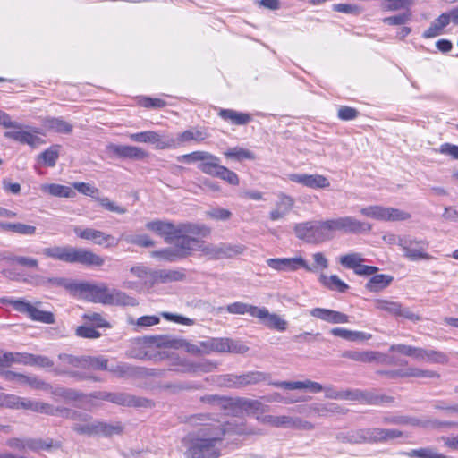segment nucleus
Returning a JSON list of instances; mask_svg holds the SVG:
<instances>
[{
    "mask_svg": "<svg viewBox=\"0 0 458 458\" xmlns=\"http://www.w3.org/2000/svg\"><path fill=\"white\" fill-rule=\"evenodd\" d=\"M146 228L164 238L165 242L173 244L152 252V256L167 262H176L189 257V251L184 249L186 241L193 236L208 237L211 228L204 224L179 223L154 220L146 224Z\"/></svg>",
    "mask_w": 458,
    "mask_h": 458,
    "instance_id": "nucleus-1",
    "label": "nucleus"
},
{
    "mask_svg": "<svg viewBox=\"0 0 458 458\" xmlns=\"http://www.w3.org/2000/svg\"><path fill=\"white\" fill-rule=\"evenodd\" d=\"M223 440V432L218 425L205 426L197 432L189 433L182 440L187 446L186 458H218V444Z\"/></svg>",
    "mask_w": 458,
    "mask_h": 458,
    "instance_id": "nucleus-2",
    "label": "nucleus"
},
{
    "mask_svg": "<svg viewBox=\"0 0 458 458\" xmlns=\"http://www.w3.org/2000/svg\"><path fill=\"white\" fill-rule=\"evenodd\" d=\"M183 349L188 353H198L199 349L188 340L169 335H159L135 338L131 341L130 347L125 352L126 357L138 360H149L152 358L150 348Z\"/></svg>",
    "mask_w": 458,
    "mask_h": 458,
    "instance_id": "nucleus-3",
    "label": "nucleus"
},
{
    "mask_svg": "<svg viewBox=\"0 0 458 458\" xmlns=\"http://www.w3.org/2000/svg\"><path fill=\"white\" fill-rule=\"evenodd\" d=\"M74 294L89 301L105 305L135 306L137 301L133 297L115 288L110 289L106 283L80 282L73 286Z\"/></svg>",
    "mask_w": 458,
    "mask_h": 458,
    "instance_id": "nucleus-4",
    "label": "nucleus"
},
{
    "mask_svg": "<svg viewBox=\"0 0 458 458\" xmlns=\"http://www.w3.org/2000/svg\"><path fill=\"white\" fill-rule=\"evenodd\" d=\"M202 238L201 236H193L192 239L186 241L187 244L184 245V249L189 251V257L195 251H200L208 259H231L242 254L246 249L242 244L229 242L214 244L205 242Z\"/></svg>",
    "mask_w": 458,
    "mask_h": 458,
    "instance_id": "nucleus-5",
    "label": "nucleus"
},
{
    "mask_svg": "<svg viewBox=\"0 0 458 458\" xmlns=\"http://www.w3.org/2000/svg\"><path fill=\"white\" fill-rule=\"evenodd\" d=\"M71 420L73 421L72 430L79 435L108 437L114 435H120L123 430L120 422L111 424L102 420H92L89 414L77 410H74Z\"/></svg>",
    "mask_w": 458,
    "mask_h": 458,
    "instance_id": "nucleus-6",
    "label": "nucleus"
},
{
    "mask_svg": "<svg viewBox=\"0 0 458 458\" xmlns=\"http://www.w3.org/2000/svg\"><path fill=\"white\" fill-rule=\"evenodd\" d=\"M42 254L47 258L67 263H79L87 267H101L104 258L86 249H77L71 246H54L44 248Z\"/></svg>",
    "mask_w": 458,
    "mask_h": 458,
    "instance_id": "nucleus-7",
    "label": "nucleus"
},
{
    "mask_svg": "<svg viewBox=\"0 0 458 458\" xmlns=\"http://www.w3.org/2000/svg\"><path fill=\"white\" fill-rule=\"evenodd\" d=\"M293 229L296 237L307 243L318 244L333 238V234H328L327 220L299 223Z\"/></svg>",
    "mask_w": 458,
    "mask_h": 458,
    "instance_id": "nucleus-8",
    "label": "nucleus"
},
{
    "mask_svg": "<svg viewBox=\"0 0 458 458\" xmlns=\"http://www.w3.org/2000/svg\"><path fill=\"white\" fill-rule=\"evenodd\" d=\"M428 242L417 239L410 235H403V240L400 242V248L403 252V257L411 261L430 260L433 257L427 253Z\"/></svg>",
    "mask_w": 458,
    "mask_h": 458,
    "instance_id": "nucleus-9",
    "label": "nucleus"
},
{
    "mask_svg": "<svg viewBox=\"0 0 458 458\" xmlns=\"http://www.w3.org/2000/svg\"><path fill=\"white\" fill-rule=\"evenodd\" d=\"M360 212L364 216L380 221H405L411 218V214L404 210L378 205L361 208Z\"/></svg>",
    "mask_w": 458,
    "mask_h": 458,
    "instance_id": "nucleus-10",
    "label": "nucleus"
},
{
    "mask_svg": "<svg viewBox=\"0 0 458 458\" xmlns=\"http://www.w3.org/2000/svg\"><path fill=\"white\" fill-rule=\"evenodd\" d=\"M374 307L394 318H402L411 322H418L421 320V317L413 312L409 307L403 305L397 301L392 299H376L374 300Z\"/></svg>",
    "mask_w": 458,
    "mask_h": 458,
    "instance_id": "nucleus-11",
    "label": "nucleus"
},
{
    "mask_svg": "<svg viewBox=\"0 0 458 458\" xmlns=\"http://www.w3.org/2000/svg\"><path fill=\"white\" fill-rule=\"evenodd\" d=\"M328 234L340 231L345 233H360L369 232L371 225L369 223L357 220L353 216H342L327 220Z\"/></svg>",
    "mask_w": 458,
    "mask_h": 458,
    "instance_id": "nucleus-12",
    "label": "nucleus"
},
{
    "mask_svg": "<svg viewBox=\"0 0 458 458\" xmlns=\"http://www.w3.org/2000/svg\"><path fill=\"white\" fill-rule=\"evenodd\" d=\"M2 301L12 305L16 311L26 314L31 320L45 324L55 323V316L52 312L41 310L28 301L6 298L2 299Z\"/></svg>",
    "mask_w": 458,
    "mask_h": 458,
    "instance_id": "nucleus-13",
    "label": "nucleus"
},
{
    "mask_svg": "<svg viewBox=\"0 0 458 458\" xmlns=\"http://www.w3.org/2000/svg\"><path fill=\"white\" fill-rule=\"evenodd\" d=\"M257 420L263 424H268L275 428H286L300 430H312L315 428L313 423L304 420L300 417L265 415L263 417L258 416Z\"/></svg>",
    "mask_w": 458,
    "mask_h": 458,
    "instance_id": "nucleus-14",
    "label": "nucleus"
},
{
    "mask_svg": "<svg viewBox=\"0 0 458 458\" xmlns=\"http://www.w3.org/2000/svg\"><path fill=\"white\" fill-rule=\"evenodd\" d=\"M267 264L269 267L277 271H296L300 267L308 272L315 271V267L308 265L301 257L268 259Z\"/></svg>",
    "mask_w": 458,
    "mask_h": 458,
    "instance_id": "nucleus-15",
    "label": "nucleus"
},
{
    "mask_svg": "<svg viewBox=\"0 0 458 458\" xmlns=\"http://www.w3.org/2000/svg\"><path fill=\"white\" fill-rule=\"evenodd\" d=\"M74 233L81 239L92 241L95 244L103 245L105 247L116 246L118 242L111 234H107L102 231L93 228H81L75 226Z\"/></svg>",
    "mask_w": 458,
    "mask_h": 458,
    "instance_id": "nucleus-16",
    "label": "nucleus"
},
{
    "mask_svg": "<svg viewBox=\"0 0 458 458\" xmlns=\"http://www.w3.org/2000/svg\"><path fill=\"white\" fill-rule=\"evenodd\" d=\"M208 132L197 127H192L178 134L177 138L168 137L169 144H166L169 148H177L188 143L194 141L197 143L204 141L208 139Z\"/></svg>",
    "mask_w": 458,
    "mask_h": 458,
    "instance_id": "nucleus-17",
    "label": "nucleus"
},
{
    "mask_svg": "<svg viewBox=\"0 0 458 458\" xmlns=\"http://www.w3.org/2000/svg\"><path fill=\"white\" fill-rule=\"evenodd\" d=\"M230 409L240 410L246 414L250 415L256 412L264 413L268 411V406L262 403L258 399H250L246 397L231 398Z\"/></svg>",
    "mask_w": 458,
    "mask_h": 458,
    "instance_id": "nucleus-18",
    "label": "nucleus"
},
{
    "mask_svg": "<svg viewBox=\"0 0 458 458\" xmlns=\"http://www.w3.org/2000/svg\"><path fill=\"white\" fill-rule=\"evenodd\" d=\"M379 375L385 376L388 378L397 377H427V378H438L439 375L428 369H420L418 368H407L394 370H378L377 372Z\"/></svg>",
    "mask_w": 458,
    "mask_h": 458,
    "instance_id": "nucleus-19",
    "label": "nucleus"
},
{
    "mask_svg": "<svg viewBox=\"0 0 458 458\" xmlns=\"http://www.w3.org/2000/svg\"><path fill=\"white\" fill-rule=\"evenodd\" d=\"M290 181L311 189H326L330 186L329 180L322 174H291Z\"/></svg>",
    "mask_w": 458,
    "mask_h": 458,
    "instance_id": "nucleus-20",
    "label": "nucleus"
},
{
    "mask_svg": "<svg viewBox=\"0 0 458 458\" xmlns=\"http://www.w3.org/2000/svg\"><path fill=\"white\" fill-rule=\"evenodd\" d=\"M218 426L219 430L223 432V437L226 434L238 436L263 435L261 429L249 425L246 421L226 422L225 424H219Z\"/></svg>",
    "mask_w": 458,
    "mask_h": 458,
    "instance_id": "nucleus-21",
    "label": "nucleus"
},
{
    "mask_svg": "<svg viewBox=\"0 0 458 458\" xmlns=\"http://www.w3.org/2000/svg\"><path fill=\"white\" fill-rule=\"evenodd\" d=\"M107 148L110 152L120 158L142 160L148 157V153L147 151L136 146L109 144Z\"/></svg>",
    "mask_w": 458,
    "mask_h": 458,
    "instance_id": "nucleus-22",
    "label": "nucleus"
},
{
    "mask_svg": "<svg viewBox=\"0 0 458 458\" xmlns=\"http://www.w3.org/2000/svg\"><path fill=\"white\" fill-rule=\"evenodd\" d=\"M129 138L134 142L155 144L157 149L169 148V147L166 146V144H169L168 136L163 138L157 131H146L131 133L129 135Z\"/></svg>",
    "mask_w": 458,
    "mask_h": 458,
    "instance_id": "nucleus-23",
    "label": "nucleus"
},
{
    "mask_svg": "<svg viewBox=\"0 0 458 458\" xmlns=\"http://www.w3.org/2000/svg\"><path fill=\"white\" fill-rule=\"evenodd\" d=\"M310 313L314 318L332 324H344L349 322L348 315L329 309L314 308Z\"/></svg>",
    "mask_w": 458,
    "mask_h": 458,
    "instance_id": "nucleus-24",
    "label": "nucleus"
},
{
    "mask_svg": "<svg viewBox=\"0 0 458 458\" xmlns=\"http://www.w3.org/2000/svg\"><path fill=\"white\" fill-rule=\"evenodd\" d=\"M294 206V199L289 195L280 193L276 208L269 213V218L272 221H277L284 218Z\"/></svg>",
    "mask_w": 458,
    "mask_h": 458,
    "instance_id": "nucleus-25",
    "label": "nucleus"
},
{
    "mask_svg": "<svg viewBox=\"0 0 458 458\" xmlns=\"http://www.w3.org/2000/svg\"><path fill=\"white\" fill-rule=\"evenodd\" d=\"M113 403L127 407H148L151 406V401L140 396H135L126 393H114Z\"/></svg>",
    "mask_w": 458,
    "mask_h": 458,
    "instance_id": "nucleus-26",
    "label": "nucleus"
},
{
    "mask_svg": "<svg viewBox=\"0 0 458 458\" xmlns=\"http://www.w3.org/2000/svg\"><path fill=\"white\" fill-rule=\"evenodd\" d=\"M415 360L428 363L445 364L448 361V357L445 353L439 351L418 347Z\"/></svg>",
    "mask_w": 458,
    "mask_h": 458,
    "instance_id": "nucleus-27",
    "label": "nucleus"
},
{
    "mask_svg": "<svg viewBox=\"0 0 458 458\" xmlns=\"http://www.w3.org/2000/svg\"><path fill=\"white\" fill-rule=\"evenodd\" d=\"M259 310H262L263 314L260 317H257L266 327L283 332L286 330L287 322L276 314L269 313L266 307H260Z\"/></svg>",
    "mask_w": 458,
    "mask_h": 458,
    "instance_id": "nucleus-28",
    "label": "nucleus"
},
{
    "mask_svg": "<svg viewBox=\"0 0 458 458\" xmlns=\"http://www.w3.org/2000/svg\"><path fill=\"white\" fill-rule=\"evenodd\" d=\"M43 126L56 133L70 134L73 126L63 119V117H47L43 121Z\"/></svg>",
    "mask_w": 458,
    "mask_h": 458,
    "instance_id": "nucleus-29",
    "label": "nucleus"
},
{
    "mask_svg": "<svg viewBox=\"0 0 458 458\" xmlns=\"http://www.w3.org/2000/svg\"><path fill=\"white\" fill-rule=\"evenodd\" d=\"M26 445L29 450L38 452L40 450L49 451L51 449H59L62 447V443L49 437L46 439L27 438Z\"/></svg>",
    "mask_w": 458,
    "mask_h": 458,
    "instance_id": "nucleus-30",
    "label": "nucleus"
},
{
    "mask_svg": "<svg viewBox=\"0 0 458 458\" xmlns=\"http://www.w3.org/2000/svg\"><path fill=\"white\" fill-rule=\"evenodd\" d=\"M260 307L250 305L248 303L236 301L226 306L227 312L231 314L244 315L249 314L253 318L260 317L263 313L259 310Z\"/></svg>",
    "mask_w": 458,
    "mask_h": 458,
    "instance_id": "nucleus-31",
    "label": "nucleus"
},
{
    "mask_svg": "<svg viewBox=\"0 0 458 458\" xmlns=\"http://www.w3.org/2000/svg\"><path fill=\"white\" fill-rule=\"evenodd\" d=\"M16 359L17 360H15V363H23L26 365L38 366L41 368H51L54 365V362L49 358L42 355L20 353L19 356H16Z\"/></svg>",
    "mask_w": 458,
    "mask_h": 458,
    "instance_id": "nucleus-32",
    "label": "nucleus"
},
{
    "mask_svg": "<svg viewBox=\"0 0 458 458\" xmlns=\"http://www.w3.org/2000/svg\"><path fill=\"white\" fill-rule=\"evenodd\" d=\"M218 115L225 121L234 125H245L251 121L249 114L240 113L233 109H220Z\"/></svg>",
    "mask_w": 458,
    "mask_h": 458,
    "instance_id": "nucleus-33",
    "label": "nucleus"
},
{
    "mask_svg": "<svg viewBox=\"0 0 458 458\" xmlns=\"http://www.w3.org/2000/svg\"><path fill=\"white\" fill-rule=\"evenodd\" d=\"M140 369L125 362H116L108 364L106 370L119 377H130L140 375Z\"/></svg>",
    "mask_w": 458,
    "mask_h": 458,
    "instance_id": "nucleus-34",
    "label": "nucleus"
},
{
    "mask_svg": "<svg viewBox=\"0 0 458 458\" xmlns=\"http://www.w3.org/2000/svg\"><path fill=\"white\" fill-rule=\"evenodd\" d=\"M4 137L13 139L23 144H28L31 147H36L41 142V139L29 131L21 130H13L4 132Z\"/></svg>",
    "mask_w": 458,
    "mask_h": 458,
    "instance_id": "nucleus-35",
    "label": "nucleus"
},
{
    "mask_svg": "<svg viewBox=\"0 0 458 458\" xmlns=\"http://www.w3.org/2000/svg\"><path fill=\"white\" fill-rule=\"evenodd\" d=\"M40 189L43 192L58 198H73L76 195L72 188L57 183L42 184Z\"/></svg>",
    "mask_w": 458,
    "mask_h": 458,
    "instance_id": "nucleus-36",
    "label": "nucleus"
},
{
    "mask_svg": "<svg viewBox=\"0 0 458 458\" xmlns=\"http://www.w3.org/2000/svg\"><path fill=\"white\" fill-rule=\"evenodd\" d=\"M185 274L178 269H160L153 274V279L158 283H171L182 281Z\"/></svg>",
    "mask_w": 458,
    "mask_h": 458,
    "instance_id": "nucleus-37",
    "label": "nucleus"
},
{
    "mask_svg": "<svg viewBox=\"0 0 458 458\" xmlns=\"http://www.w3.org/2000/svg\"><path fill=\"white\" fill-rule=\"evenodd\" d=\"M408 458H447L445 454L437 452L434 446H425L417 449H411L402 453Z\"/></svg>",
    "mask_w": 458,
    "mask_h": 458,
    "instance_id": "nucleus-38",
    "label": "nucleus"
},
{
    "mask_svg": "<svg viewBox=\"0 0 458 458\" xmlns=\"http://www.w3.org/2000/svg\"><path fill=\"white\" fill-rule=\"evenodd\" d=\"M382 422L385 424L412 427H420V425H424V423H422V420L419 418L403 415L385 416L382 419Z\"/></svg>",
    "mask_w": 458,
    "mask_h": 458,
    "instance_id": "nucleus-39",
    "label": "nucleus"
},
{
    "mask_svg": "<svg viewBox=\"0 0 458 458\" xmlns=\"http://www.w3.org/2000/svg\"><path fill=\"white\" fill-rule=\"evenodd\" d=\"M108 359L103 355L99 356H82L81 369L106 370Z\"/></svg>",
    "mask_w": 458,
    "mask_h": 458,
    "instance_id": "nucleus-40",
    "label": "nucleus"
},
{
    "mask_svg": "<svg viewBox=\"0 0 458 458\" xmlns=\"http://www.w3.org/2000/svg\"><path fill=\"white\" fill-rule=\"evenodd\" d=\"M335 439L344 444L359 445L363 444L362 428L341 431L335 435Z\"/></svg>",
    "mask_w": 458,
    "mask_h": 458,
    "instance_id": "nucleus-41",
    "label": "nucleus"
},
{
    "mask_svg": "<svg viewBox=\"0 0 458 458\" xmlns=\"http://www.w3.org/2000/svg\"><path fill=\"white\" fill-rule=\"evenodd\" d=\"M394 277L390 275H375L366 284V289L370 292H378L387 287Z\"/></svg>",
    "mask_w": 458,
    "mask_h": 458,
    "instance_id": "nucleus-42",
    "label": "nucleus"
},
{
    "mask_svg": "<svg viewBox=\"0 0 458 458\" xmlns=\"http://www.w3.org/2000/svg\"><path fill=\"white\" fill-rule=\"evenodd\" d=\"M394 398L386 395H379L374 392L360 390V400L363 404L379 405L385 403H392Z\"/></svg>",
    "mask_w": 458,
    "mask_h": 458,
    "instance_id": "nucleus-43",
    "label": "nucleus"
},
{
    "mask_svg": "<svg viewBox=\"0 0 458 458\" xmlns=\"http://www.w3.org/2000/svg\"><path fill=\"white\" fill-rule=\"evenodd\" d=\"M319 281L324 286L327 287L331 291L345 293L349 288L348 284L342 281L336 275L327 276L322 274Z\"/></svg>",
    "mask_w": 458,
    "mask_h": 458,
    "instance_id": "nucleus-44",
    "label": "nucleus"
},
{
    "mask_svg": "<svg viewBox=\"0 0 458 458\" xmlns=\"http://www.w3.org/2000/svg\"><path fill=\"white\" fill-rule=\"evenodd\" d=\"M219 157L211 154V157L207 158L203 163L198 165V168L204 174L216 177L222 166L219 164Z\"/></svg>",
    "mask_w": 458,
    "mask_h": 458,
    "instance_id": "nucleus-45",
    "label": "nucleus"
},
{
    "mask_svg": "<svg viewBox=\"0 0 458 458\" xmlns=\"http://www.w3.org/2000/svg\"><path fill=\"white\" fill-rule=\"evenodd\" d=\"M217 384L227 388H244L242 375L226 374L217 377Z\"/></svg>",
    "mask_w": 458,
    "mask_h": 458,
    "instance_id": "nucleus-46",
    "label": "nucleus"
},
{
    "mask_svg": "<svg viewBox=\"0 0 458 458\" xmlns=\"http://www.w3.org/2000/svg\"><path fill=\"white\" fill-rule=\"evenodd\" d=\"M224 155L225 157L229 159H233L236 161H242L245 159L248 160H254L255 159V154L249 149L240 148V147H234L227 149L224 152Z\"/></svg>",
    "mask_w": 458,
    "mask_h": 458,
    "instance_id": "nucleus-47",
    "label": "nucleus"
},
{
    "mask_svg": "<svg viewBox=\"0 0 458 458\" xmlns=\"http://www.w3.org/2000/svg\"><path fill=\"white\" fill-rule=\"evenodd\" d=\"M375 351H345L342 353L343 358L350 359L362 363L373 362Z\"/></svg>",
    "mask_w": 458,
    "mask_h": 458,
    "instance_id": "nucleus-48",
    "label": "nucleus"
},
{
    "mask_svg": "<svg viewBox=\"0 0 458 458\" xmlns=\"http://www.w3.org/2000/svg\"><path fill=\"white\" fill-rule=\"evenodd\" d=\"M15 383L21 386H30L36 389H45L47 386L44 381L34 376H27L21 373H18Z\"/></svg>",
    "mask_w": 458,
    "mask_h": 458,
    "instance_id": "nucleus-49",
    "label": "nucleus"
},
{
    "mask_svg": "<svg viewBox=\"0 0 458 458\" xmlns=\"http://www.w3.org/2000/svg\"><path fill=\"white\" fill-rule=\"evenodd\" d=\"M244 387L250 385H256L263 381H267L270 375L262 371H248L242 374Z\"/></svg>",
    "mask_w": 458,
    "mask_h": 458,
    "instance_id": "nucleus-50",
    "label": "nucleus"
},
{
    "mask_svg": "<svg viewBox=\"0 0 458 458\" xmlns=\"http://www.w3.org/2000/svg\"><path fill=\"white\" fill-rule=\"evenodd\" d=\"M411 10L405 11L402 13H398L396 15L385 17L382 21L385 24L391 26H401L408 23L411 20Z\"/></svg>",
    "mask_w": 458,
    "mask_h": 458,
    "instance_id": "nucleus-51",
    "label": "nucleus"
},
{
    "mask_svg": "<svg viewBox=\"0 0 458 458\" xmlns=\"http://www.w3.org/2000/svg\"><path fill=\"white\" fill-rule=\"evenodd\" d=\"M211 157V153L207 151H193L189 154L178 156L177 161L187 164L195 163L200 161L203 163L207 158Z\"/></svg>",
    "mask_w": 458,
    "mask_h": 458,
    "instance_id": "nucleus-52",
    "label": "nucleus"
},
{
    "mask_svg": "<svg viewBox=\"0 0 458 458\" xmlns=\"http://www.w3.org/2000/svg\"><path fill=\"white\" fill-rule=\"evenodd\" d=\"M59 148L60 146L58 145L50 147L42 152L38 158L41 159L47 166H55L59 157Z\"/></svg>",
    "mask_w": 458,
    "mask_h": 458,
    "instance_id": "nucleus-53",
    "label": "nucleus"
},
{
    "mask_svg": "<svg viewBox=\"0 0 458 458\" xmlns=\"http://www.w3.org/2000/svg\"><path fill=\"white\" fill-rule=\"evenodd\" d=\"M209 420H212L209 413H199L188 417L186 422L192 427L201 426V428H205V426L219 425L217 421L208 423Z\"/></svg>",
    "mask_w": 458,
    "mask_h": 458,
    "instance_id": "nucleus-54",
    "label": "nucleus"
},
{
    "mask_svg": "<svg viewBox=\"0 0 458 458\" xmlns=\"http://www.w3.org/2000/svg\"><path fill=\"white\" fill-rule=\"evenodd\" d=\"M200 401L205 403L219 406L225 410L230 409V397L217 394H208L200 397Z\"/></svg>",
    "mask_w": 458,
    "mask_h": 458,
    "instance_id": "nucleus-55",
    "label": "nucleus"
},
{
    "mask_svg": "<svg viewBox=\"0 0 458 458\" xmlns=\"http://www.w3.org/2000/svg\"><path fill=\"white\" fill-rule=\"evenodd\" d=\"M386 3L382 5V9L390 12H395L398 10H410V7L413 4L414 0H385Z\"/></svg>",
    "mask_w": 458,
    "mask_h": 458,
    "instance_id": "nucleus-56",
    "label": "nucleus"
},
{
    "mask_svg": "<svg viewBox=\"0 0 458 458\" xmlns=\"http://www.w3.org/2000/svg\"><path fill=\"white\" fill-rule=\"evenodd\" d=\"M363 258L360 253H350L344 256H341L340 258V264L349 269H353V271L356 269L358 265L360 263H362Z\"/></svg>",
    "mask_w": 458,
    "mask_h": 458,
    "instance_id": "nucleus-57",
    "label": "nucleus"
},
{
    "mask_svg": "<svg viewBox=\"0 0 458 458\" xmlns=\"http://www.w3.org/2000/svg\"><path fill=\"white\" fill-rule=\"evenodd\" d=\"M363 444L381 443V428H362Z\"/></svg>",
    "mask_w": 458,
    "mask_h": 458,
    "instance_id": "nucleus-58",
    "label": "nucleus"
},
{
    "mask_svg": "<svg viewBox=\"0 0 458 458\" xmlns=\"http://www.w3.org/2000/svg\"><path fill=\"white\" fill-rule=\"evenodd\" d=\"M159 322H160L159 317L155 316V315L142 316L136 320H134L133 318L129 319V323L131 325H134L140 328H144V327H151L154 325H157Z\"/></svg>",
    "mask_w": 458,
    "mask_h": 458,
    "instance_id": "nucleus-59",
    "label": "nucleus"
},
{
    "mask_svg": "<svg viewBox=\"0 0 458 458\" xmlns=\"http://www.w3.org/2000/svg\"><path fill=\"white\" fill-rule=\"evenodd\" d=\"M58 359L64 367L81 369L82 356H74L68 353H60Z\"/></svg>",
    "mask_w": 458,
    "mask_h": 458,
    "instance_id": "nucleus-60",
    "label": "nucleus"
},
{
    "mask_svg": "<svg viewBox=\"0 0 458 458\" xmlns=\"http://www.w3.org/2000/svg\"><path fill=\"white\" fill-rule=\"evenodd\" d=\"M373 362H376L377 364H384V365H406L408 362L406 360H395L394 357H391L387 354L379 352H374V358Z\"/></svg>",
    "mask_w": 458,
    "mask_h": 458,
    "instance_id": "nucleus-61",
    "label": "nucleus"
},
{
    "mask_svg": "<svg viewBox=\"0 0 458 458\" xmlns=\"http://www.w3.org/2000/svg\"><path fill=\"white\" fill-rule=\"evenodd\" d=\"M208 217L216 221H226L232 216L231 211L223 208H213L206 212Z\"/></svg>",
    "mask_w": 458,
    "mask_h": 458,
    "instance_id": "nucleus-62",
    "label": "nucleus"
},
{
    "mask_svg": "<svg viewBox=\"0 0 458 458\" xmlns=\"http://www.w3.org/2000/svg\"><path fill=\"white\" fill-rule=\"evenodd\" d=\"M72 187L80 193L94 198L98 193V189L89 183L77 182L72 183Z\"/></svg>",
    "mask_w": 458,
    "mask_h": 458,
    "instance_id": "nucleus-63",
    "label": "nucleus"
},
{
    "mask_svg": "<svg viewBox=\"0 0 458 458\" xmlns=\"http://www.w3.org/2000/svg\"><path fill=\"white\" fill-rule=\"evenodd\" d=\"M216 177L227 182L231 185L239 184L238 175L233 171L229 170L224 165L222 166L221 170L217 173Z\"/></svg>",
    "mask_w": 458,
    "mask_h": 458,
    "instance_id": "nucleus-64",
    "label": "nucleus"
}]
</instances>
